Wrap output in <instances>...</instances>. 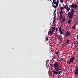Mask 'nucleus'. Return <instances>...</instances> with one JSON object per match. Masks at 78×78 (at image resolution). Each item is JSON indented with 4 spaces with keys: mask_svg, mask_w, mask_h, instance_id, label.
<instances>
[{
    "mask_svg": "<svg viewBox=\"0 0 78 78\" xmlns=\"http://www.w3.org/2000/svg\"><path fill=\"white\" fill-rule=\"evenodd\" d=\"M56 31H58V29L56 28Z\"/></svg>",
    "mask_w": 78,
    "mask_h": 78,
    "instance_id": "obj_32",
    "label": "nucleus"
},
{
    "mask_svg": "<svg viewBox=\"0 0 78 78\" xmlns=\"http://www.w3.org/2000/svg\"><path fill=\"white\" fill-rule=\"evenodd\" d=\"M72 28L73 29V30H75V25H74L73 27H72Z\"/></svg>",
    "mask_w": 78,
    "mask_h": 78,
    "instance_id": "obj_17",
    "label": "nucleus"
},
{
    "mask_svg": "<svg viewBox=\"0 0 78 78\" xmlns=\"http://www.w3.org/2000/svg\"><path fill=\"white\" fill-rule=\"evenodd\" d=\"M74 44H76V43H75V42L74 43Z\"/></svg>",
    "mask_w": 78,
    "mask_h": 78,
    "instance_id": "obj_40",
    "label": "nucleus"
},
{
    "mask_svg": "<svg viewBox=\"0 0 78 78\" xmlns=\"http://www.w3.org/2000/svg\"><path fill=\"white\" fill-rule=\"evenodd\" d=\"M56 3H59V0H57Z\"/></svg>",
    "mask_w": 78,
    "mask_h": 78,
    "instance_id": "obj_22",
    "label": "nucleus"
},
{
    "mask_svg": "<svg viewBox=\"0 0 78 78\" xmlns=\"http://www.w3.org/2000/svg\"><path fill=\"white\" fill-rule=\"evenodd\" d=\"M76 44H78V42H76Z\"/></svg>",
    "mask_w": 78,
    "mask_h": 78,
    "instance_id": "obj_44",
    "label": "nucleus"
},
{
    "mask_svg": "<svg viewBox=\"0 0 78 78\" xmlns=\"http://www.w3.org/2000/svg\"><path fill=\"white\" fill-rule=\"evenodd\" d=\"M60 2H62V0H60Z\"/></svg>",
    "mask_w": 78,
    "mask_h": 78,
    "instance_id": "obj_30",
    "label": "nucleus"
},
{
    "mask_svg": "<svg viewBox=\"0 0 78 78\" xmlns=\"http://www.w3.org/2000/svg\"><path fill=\"white\" fill-rule=\"evenodd\" d=\"M53 72L54 75H58V72L57 71H53Z\"/></svg>",
    "mask_w": 78,
    "mask_h": 78,
    "instance_id": "obj_12",
    "label": "nucleus"
},
{
    "mask_svg": "<svg viewBox=\"0 0 78 78\" xmlns=\"http://www.w3.org/2000/svg\"><path fill=\"white\" fill-rule=\"evenodd\" d=\"M60 68L61 67V66H60Z\"/></svg>",
    "mask_w": 78,
    "mask_h": 78,
    "instance_id": "obj_46",
    "label": "nucleus"
},
{
    "mask_svg": "<svg viewBox=\"0 0 78 78\" xmlns=\"http://www.w3.org/2000/svg\"><path fill=\"white\" fill-rule=\"evenodd\" d=\"M60 71V72H62V70H61V71Z\"/></svg>",
    "mask_w": 78,
    "mask_h": 78,
    "instance_id": "obj_36",
    "label": "nucleus"
},
{
    "mask_svg": "<svg viewBox=\"0 0 78 78\" xmlns=\"http://www.w3.org/2000/svg\"><path fill=\"white\" fill-rule=\"evenodd\" d=\"M53 66L55 70L57 71V72H58L59 70H61L62 69V68L59 69V65H58V63L56 62H55L53 65Z\"/></svg>",
    "mask_w": 78,
    "mask_h": 78,
    "instance_id": "obj_1",
    "label": "nucleus"
},
{
    "mask_svg": "<svg viewBox=\"0 0 78 78\" xmlns=\"http://www.w3.org/2000/svg\"><path fill=\"white\" fill-rule=\"evenodd\" d=\"M74 59H75V57H72L71 58V59L69 61V64H70V63H71V62H73V60H74Z\"/></svg>",
    "mask_w": 78,
    "mask_h": 78,
    "instance_id": "obj_4",
    "label": "nucleus"
},
{
    "mask_svg": "<svg viewBox=\"0 0 78 78\" xmlns=\"http://www.w3.org/2000/svg\"><path fill=\"white\" fill-rule=\"evenodd\" d=\"M63 7H61V8H60V9L61 10H63Z\"/></svg>",
    "mask_w": 78,
    "mask_h": 78,
    "instance_id": "obj_20",
    "label": "nucleus"
},
{
    "mask_svg": "<svg viewBox=\"0 0 78 78\" xmlns=\"http://www.w3.org/2000/svg\"><path fill=\"white\" fill-rule=\"evenodd\" d=\"M52 29H53V30H54V31H55V30H56L55 29V27H54V28L53 27V28H52Z\"/></svg>",
    "mask_w": 78,
    "mask_h": 78,
    "instance_id": "obj_23",
    "label": "nucleus"
},
{
    "mask_svg": "<svg viewBox=\"0 0 78 78\" xmlns=\"http://www.w3.org/2000/svg\"><path fill=\"white\" fill-rule=\"evenodd\" d=\"M63 60H64V58H61L60 60H59V61L62 62L63 61Z\"/></svg>",
    "mask_w": 78,
    "mask_h": 78,
    "instance_id": "obj_16",
    "label": "nucleus"
},
{
    "mask_svg": "<svg viewBox=\"0 0 78 78\" xmlns=\"http://www.w3.org/2000/svg\"><path fill=\"white\" fill-rule=\"evenodd\" d=\"M71 33H70V31H67L66 33V36H67V37H69Z\"/></svg>",
    "mask_w": 78,
    "mask_h": 78,
    "instance_id": "obj_6",
    "label": "nucleus"
},
{
    "mask_svg": "<svg viewBox=\"0 0 78 78\" xmlns=\"http://www.w3.org/2000/svg\"><path fill=\"white\" fill-rule=\"evenodd\" d=\"M50 0H48V1H49Z\"/></svg>",
    "mask_w": 78,
    "mask_h": 78,
    "instance_id": "obj_49",
    "label": "nucleus"
},
{
    "mask_svg": "<svg viewBox=\"0 0 78 78\" xmlns=\"http://www.w3.org/2000/svg\"><path fill=\"white\" fill-rule=\"evenodd\" d=\"M54 31L55 30H53V29L52 30V32H53V33H53L54 32Z\"/></svg>",
    "mask_w": 78,
    "mask_h": 78,
    "instance_id": "obj_27",
    "label": "nucleus"
},
{
    "mask_svg": "<svg viewBox=\"0 0 78 78\" xmlns=\"http://www.w3.org/2000/svg\"><path fill=\"white\" fill-rule=\"evenodd\" d=\"M62 13H63V11H62V10H61L60 12V14H62Z\"/></svg>",
    "mask_w": 78,
    "mask_h": 78,
    "instance_id": "obj_18",
    "label": "nucleus"
},
{
    "mask_svg": "<svg viewBox=\"0 0 78 78\" xmlns=\"http://www.w3.org/2000/svg\"><path fill=\"white\" fill-rule=\"evenodd\" d=\"M77 51H78V48H77Z\"/></svg>",
    "mask_w": 78,
    "mask_h": 78,
    "instance_id": "obj_34",
    "label": "nucleus"
},
{
    "mask_svg": "<svg viewBox=\"0 0 78 78\" xmlns=\"http://www.w3.org/2000/svg\"><path fill=\"white\" fill-rule=\"evenodd\" d=\"M63 9H64V8H65V7H63Z\"/></svg>",
    "mask_w": 78,
    "mask_h": 78,
    "instance_id": "obj_39",
    "label": "nucleus"
},
{
    "mask_svg": "<svg viewBox=\"0 0 78 78\" xmlns=\"http://www.w3.org/2000/svg\"><path fill=\"white\" fill-rule=\"evenodd\" d=\"M52 30L51 29L48 32V34L51 35L52 34H54V33H53V32H52Z\"/></svg>",
    "mask_w": 78,
    "mask_h": 78,
    "instance_id": "obj_8",
    "label": "nucleus"
},
{
    "mask_svg": "<svg viewBox=\"0 0 78 78\" xmlns=\"http://www.w3.org/2000/svg\"><path fill=\"white\" fill-rule=\"evenodd\" d=\"M66 7L67 6H66V5L65 6V8H66Z\"/></svg>",
    "mask_w": 78,
    "mask_h": 78,
    "instance_id": "obj_33",
    "label": "nucleus"
},
{
    "mask_svg": "<svg viewBox=\"0 0 78 78\" xmlns=\"http://www.w3.org/2000/svg\"><path fill=\"white\" fill-rule=\"evenodd\" d=\"M48 37L46 39V41H48Z\"/></svg>",
    "mask_w": 78,
    "mask_h": 78,
    "instance_id": "obj_24",
    "label": "nucleus"
},
{
    "mask_svg": "<svg viewBox=\"0 0 78 78\" xmlns=\"http://www.w3.org/2000/svg\"><path fill=\"white\" fill-rule=\"evenodd\" d=\"M63 6H64V5L63 4Z\"/></svg>",
    "mask_w": 78,
    "mask_h": 78,
    "instance_id": "obj_45",
    "label": "nucleus"
},
{
    "mask_svg": "<svg viewBox=\"0 0 78 78\" xmlns=\"http://www.w3.org/2000/svg\"><path fill=\"white\" fill-rule=\"evenodd\" d=\"M53 58H55V57H53Z\"/></svg>",
    "mask_w": 78,
    "mask_h": 78,
    "instance_id": "obj_43",
    "label": "nucleus"
},
{
    "mask_svg": "<svg viewBox=\"0 0 78 78\" xmlns=\"http://www.w3.org/2000/svg\"><path fill=\"white\" fill-rule=\"evenodd\" d=\"M77 5H76L75 4H72V5H69L70 8H74V9H76L77 8Z\"/></svg>",
    "mask_w": 78,
    "mask_h": 78,
    "instance_id": "obj_3",
    "label": "nucleus"
},
{
    "mask_svg": "<svg viewBox=\"0 0 78 78\" xmlns=\"http://www.w3.org/2000/svg\"><path fill=\"white\" fill-rule=\"evenodd\" d=\"M51 0H50V2H51Z\"/></svg>",
    "mask_w": 78,
    "mask_h": 78,
    "instance_id": "obj_47",
    "label": "nucleus"
},
{
    "mask_svg": "<svg viewBox=\"0 0 78 78\" xmlns=\"http://www.w3.org/2000/svg\"><path fill=\"white\" fill-rule=\"evenodd\" d=\"M72 20L71 19H69L68 21V23L69 25H70L71 23L72 22Z\"/></svg>",
    "mask_w": 78,
    "mask_h": 78,
    "instance_id": "obj_11",
    "label": "nucleus"
},
{
    "mask_svg": "<svg viewBox=\"0 0 78 78\" xmlns=\"http://www.w3.org/2000/svg\"><path fill=\"white\" fill-rule=\"evenodd\" d=\"M56 0H53V2H52V6H53V5H55H55H56Z\"/></svg>",
    "mask_w": 78,
    "mask_h": 78,
    "instance_id": "obj_9",
    "label": "nucleus"
},
{
    "mask_svg": "<svg viewBox=\"0 0 78 78\" xmlns=\"http://www.w3.org/2000/svg\"><path fill=\"white\" fill-rule=\"evenodd\" d=\"M47 64H48V63H46V66H47Z\"/></svg>",
    "mask_w": 78,
    "mask_h": 78,
    "instance_id": "obj_35",
    "label": "nucleus"
},
{
    "mask_svg": "<svg viewBox=\"0 0 78 78\" xmlns=\"http://www.w3.org/2000/svg\"><path fill=\"white\" fill-rule=\"evenodd\" d=\"M57 72L58 73V74H60V73H61V71H58Z\"/></svg>",
    "mask_w": 78,
    "mask_h": 78,
    "instance_id": "obj_19",
    "label": "nucleus"
},
{
    "mask_svg": "<svg viewBox=\"0 0 78 78\" xmlns=\"http://www.w3.org/2000/svg\"><path fill=\"white\" fill-rule=\"evenodd\" d=\"M74 10L73 9H72L70 12H69L68 14V17L69 18H70L71 19H72L73 16V14H74Z\"/></svg>",
    "mask_w": 78,
    "mask_h": 78,
    "instance_id": "obj_2",
    "label": "nucleus"
},
{
    "mask_svg": "<svg viewBox=\"0 0 78 78\" xmlns=\"http://www.w3.org/2000/svg\"><path fill=\"white\" fill-rule=\"evenodd\" d=\"M51 69H52L53 68L52 67V66L51 67Z\"/></svg>",
    "mask_w": 78,
    "mask_h": 78,
    "instance_id": "obj_38",
    "label": "nucleus"
},
{
    "mask_svg": "<svg viewBox=\"0 0 78 78\" xmlns=\"http://www.w3.org/2000/svg\"><path fill=\"white\" fill-rule=\"evenodd\" d=\"M67 64H69V62H67Z\"/></svg>",
    "mask_w": 78,
    "mask_h": 78,
    "instance_id": "obj_37",
    "label": "nucleus"
},
{
    "mask_svg": "<svg viewBox=\"0 0 78 78\" xmlns=\"http://www.w3.org/2000/svg\"><path fill=\"white\" fill-rule=\"evenodd\" d=\"M58 31L60 33V34H63V32H62V31L61 30V27H59Z\"/></svg>",
    "mask_w": 78,
    "mask_h": 78,
    "instance_id": "obj_5",
    "label": "nucleus"
},
{
    "mask_svg": "<svg viewBox=\"0 0 78 78\" xmlns=\"http://www.w3.org/2000/svg\"><path fill=\"white\" fill-rule=\"evenodd\" d=\"M58 76H60V75H58Z\"/></svg>",
    "mask_w": 78,
    "mask_h": 78,
    "instance_id": "obj_41",
    "label": "nucleus"
},
{
    "mask_svg": "<svg viewBox=\"0 0 78 78\" xmlns=\"http://www.w3.org/2000/svg\"><path fill=\"white\" fill-rule=\"evenodd\" d=\"M65 9H67V11H69L70 9V8H69V7L68 6H66V7L65 8Z\"/></svg>",
    "mask_w": 78,
    "mask_h": 78,
    "instance_id": "obj_13",
    "label": "nucleus"
},
{
    "mask_svg": "<svg viewBox=\"0 0 78 78\" xmlns=\"http://www.w3.org/2000/svg\"><path fill=\"white\" fill-rule=\"evenodd\" d=\"M56 9H55V11H54V12H55H55H56Z\"/></svg>",
    "mask_w": 78,
    "mask_h": 78,
    "instance_id": "obj_29",
    "label": "nucleus"
},
{
    "mask_svg": "<svg viewBox=\"0 0 78 78\" xmlns=\"http://www.w3.org/2000/svg\"><path fill=\"white\" fill-rule=\"evenodd\" d=\"M69 42V40H67L66 41V42H67V43H68Z\"/></svg>",
    "mask_w": 78,
    "mask_h": 78,
    "instance_id": "obj_26",
    "label": "nucleus"
},
{
    "mask_svg": "<svg viewBox=\"0 0 78 78\" xmlns=\"http://www.w3.org/2000/svg\"><path fill=\"white\" fill-rule=\"evenodd\" d=\"M75 75L76 76H78V67L77 68V69H76V71L75 72V73H74Z\"/></svg>",
    "mask_w": 78,
    "mask_h": 78,
    "instance_id": "obj_7",
    "label": "nucleus"
},
{
    "mask_svg": "<svg viewBox=\"0 0 78 78\" xmlns=\"http://www.w3.org/2000/svg\"><path fill=\"white\" fill-rule=\"evenodd\" d=\"M59 18L60 20H61L62 19V18H63L62 17V14L60 15V17H59Z\"/></svg>",
    "mask_w": 78,
    "mask_h": 78,
    "instance_id": "obj_15",
    "label": "nucleus"
},
{
    "mask_svg": "<svg viewBox=\"0 0 78 78\" xmlns=\"http://www.w3.org/2000/svg\"><path fill=\"white\" fill-rule=\"evenodd\" d=\"M58 53H59V52H55V54H57V55H58Z\"/></svg>",
    "mask_w": 78,
    "mask_h": 78,
    "instance_id": "obj_21",
    "label": "nucleus"
},
{
    "mask_svg": "<svg viewBox=\"0 0 78 78\" xmlns=\"http://www.w3.org/2000/svg\"><path fill=\"white\" fill-rule=\"evenodd\" d=\"M58 3H56V6L55 5H54L53 7H54V8H57V7H58Z\"/></svg>",
    "mask_w": 78,
    "mask_h": 78,
    "instance_id": "obj_10",
    "label": "nucleus"
},
{
    "mask_svg": "<svg viewBox=\"0 0 78 78\" xmlns=\"http://www.w3.org/2000/svg\"><path fill=\"white\" fill-rule=\"evenodd\" d=\"M48 61H49L47 60L46 61V62H47V63H48Z\"/></svg>",
    "mask_w": 78,
    "mask_h": 78,
    "instance_id": "obj_28",
    "label": "nucleus"
},
{
    "mask_svg": "<svg viewBox=\"0 0 78 78\" xmlns=\"http://www.w3.org/2000/svg\"><path fill=\"white\" fill-rule=\"evenodd\" d=\"M50 66H53V65H52V64H50Z\"/></svg>",
    "mask_w": 78,
    "mask_h": 78,
    "instance_id": "obj_31",
    "label": "nucleus"
},
{
    "mask_svg": "<svg viewBox=\"0 0 78 78\" xmlns=\"http://www.w3.org/2000/svg\"><path fill=\"white\" fill-rule=\"evenodd\" d=\"M55 17H54V19H55Z\"/></svg>",
    "mask_w": 78,
    "mask_h": 78,
    "instance_id": "obj_42",
    "label": "nucleus"
},
{
    "mask_svg": "<svg viewBox=\"0 0 78 78\" xmlns=\"http://www.w3.org/2000/svg\"><path fill=\"white\" fill-rule=\"evenodd\" d=\"M55 20L54 19L53 20V23H55Z\"/></svg>",
    "mask_w": 78,
    "mask_h": 78,
    "instance_id": "obj_25",
    "label": "nucleus"
},
{
    "mask_svg": "<svg viewBox=\"0 0 78 78\" xmlns=\"http://www.w3.org/2000/svg\"><path fill=\"white\" fill-rule=\"evenodd\" d=\"M73 45V44H72V45Z\"/></svg>",
    "mask_w": 78,
    "mask_h": 78,
    "instance_id": "obj_48",
    "label": "nucleus"
},
{
    "mask_svg": "<svg viewBox=\"0 0 78 78\" xmlns=\"http://www.w3.org/2000/svg\"><path fill=\"white\" fill-rule=\"evenodd\" d=\"M66 20V19H65L63 18L61 22V23H64V22Z\"/></svg>",
    "mask_w": 78,
    "mask_h": 78,
    "instance_id": "obj_14",
    "label": "nucleus"
}]
</instances>
